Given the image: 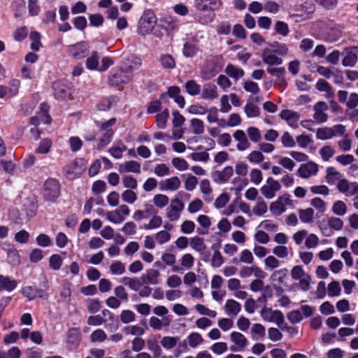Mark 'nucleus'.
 I'll use <instances>...</instances> for the list:
<instances>
[{
	"label": "nucleus",
	"instance_id": "1",
	"mask_svg": "<svg viewBox=\"0 0 358 358\" xmlns=\"http://www.w3.org/2000/svg\"><path fill=\"white\" fill-rule=\"evenodd\" d=\"M134 77L131 65L121 64L120 67L113 69L108 74V82L111 85L127 84Z\"/></svg>",
	"mask_w": 358,
	"mask_h": 358
},
{
	"label": "nucleus",
	"instance_id": "2",
	"mask_svg": "<svg viewBox=\"0 0 358 358\" xmlns=\"http://www.w3.org/2000/svg\"><path fill=\"white\" fill-rule=\"evenodd\" d=\"M116 118L113 117L105 122L95 121V125L101 132V137L97 143V148L101 150L108 145L115 134V131L112 128L116 123Z\"/></svg>",
	"mask_w": 358,
	"mask_h": 358
},
{
	"label": "nucleus",
	"instance_id": "3",
	"mask_svg": "<svg viewBox=\"0 0 358 358\" xmlns=\"http://www.w3.org/2000/svg\"><path fill=\"white\" fill-rule=\"evenodd\" d=\"M157 23V17L151 10H145L138 22V32L142 36L152 32Z\"/></svg>",
	"mask_w": 358,
	"mask_h": 358
},
{
	"label": "nucleus",
	"instance_id": "4",
	"mask_svg": "<svg viewBox=\"0 0 358 358\" xmlns=\"http://www.w3.org/2000/svg\"><path fill=\"white\" fill-rule=\"evenodd\" d=\"M345 131V127L341 124H336L332 127H320L316 131V138L320 141H327L334 137L342 136Z\"/></svg>",
	"mask_w": 358,
	"mask_h": 358
},
{
	"label": "nucleus",
	"instance_id": "5",
	"mask_svg": "<svg viewBox=\"0 0 358 358\" xmlns=\"http://www.w3.org/2000/svg\"><path fill=\"white\" fill-rule=\"evenodd\" d=\"M293 206V201L290 195L285 194L279 196L275 201L271 203L270 211L273 215L279 216L285 212L287 207L292 208Z\"/></svg>",
	"mask_w": 358,
	"mask_h": 358
},
{
	"label": "nucleus",
	"instance_id": "6",
	"mask_svg": "<svg viewBox=\"0 0 358 358\" xmlns=\"http://www.w3.org/2000/svg\"><path fill=\"white\" fill-rule=\"evenodd\" d=\"M185 206L182 201L178 198L171 199L169 206L166 209L167 218L171 222L179 220Z\"/></svg>",
	"mask_w": 358,
	"mask_h": 358
},
{
	"label": "nucleus",
	"instance_id": "7",
	"mask_svg": "<svg viewBox=\"0 0 358 358\" xmlns=\"http://www.w3.org/2000/svg\"><path fill=\"white\" fill-rule=\"evenodd\" d=\"M281 184L271 177H268L264 185L260 188L262 194L267 199H271L275 197L276 192L280 190Z\"/></svg>",
	"mask_w": 358,
	"mask_h": 358
},
{
	"label": "nucleus",
	"instance_id": "8",
	"mask_svg": "<svg viewBox=\"0 0 358 358\" xmlns=\"http://www.w3.org/2000/svg\"><path fill=\"white\" fill-rule=\"evenodd\" d=\"M291 275L294 280H299V285L303 291L310 289V277L305 273L301 266H294L291 271Z\"/></svg>",
	"mask_w": 358,
	"mask_h": 358
},
{
	"label": "nucleus",
	"instance_id": "9",
	"mask_svg": "<svg viewBox=\"0 0 358 358\" xmlns=\"http://www.w3.org/2000/svg\"><path fill=\"white\" fill-rule=\"evenodd\" d=\"M60 185L59 182L53 178L47 180L44 184V195L48 201H52L59 195Z\"/></svg>",
	"mask_w": 358,
	"mask_h": 358
},
{
	"label": "nucleus",
	"instance_id": "10",
	"mask_svg": "<svg viewBox=\"0 0 358 358\" xmlns=\"http://www.w3.org/2000/svg\"><path fill=\"white\" fill-rule=\"evenodd\" d=\"M222 3L221 0H194V7L198 11L214 12L218 10Z\"/></svg>",
	"mask_w": 358,
	"mask_h": 358
},
{
	"label": "nucleus",
	"instance_id": "11",
	"mask_svg": "<svg viewBox=\"0 0 358 358\" xmlns=\"http://www.w3.org/2000/svg\"><path fill=\"white\" fill-rule=\"evenodd\" d=\"M319 170L318 164L314 162H308L302 164L297 170L298 176L304 179L310 178L317 174Z\"/></svg>",
	"mask_w": 358,
	"mask_h": 358
},
{
	"label": "nucleus",
	"instance_id": "12",
	"mask_svg": "<svg viewBox=\"0 0 358 358\" xmlns=\"http://www.w3.org/2000/svg\"><path fill=\"white\" fill-rule=\"evenodd\" d=\"M49 106L45 103H42L40 105V111L37 115L31 117L29 122L34 126L38 125L41 122L43 124H50L51 118L48 115Z\"/></svg>",
	"mask_w": 358,
	"mask_h": 358
},
{
	"label": "nucleus",
	"instance_id": "13",
	"mask_svg": "<svg viewBox=\"0 0 358 358\" xmlns=\"http://www.w3.org/2000/svg\"><path fill=\"white\" fill-rule=\"evenodd\" d=\"M262 59L263 62L268 66H278L283 62L282 59L278 57L269 45L262 50Z\"/></svg>",
	"mask_w": 358,
	"mask_h": 358
},
{
	"label": "nucleus",
	"instance_id": "14",
	"mask_svg": "<svg viewBox=\"0 0 358 358\" xmlns=\"http://www.w3.org/2000/svg\"><path fill=\"white\" fill-rule=\"evenodd\" d=\"M89 50L90 47L85 42H80L69 48L70 55L76 59L85 57L88 55Z\"/></svg>",
	"mask_w": 358,
	"mask_h": 358
},
{
	"label": "nucleus",
	"instance_id": "15",
	"mask_svg": "<svg viewBox=\"0 0 358 358\" xmlns=\"http://www.w3.org/2000/svg\"><path fill=\"white\" fill-rule=\"evenodd\" d=\"M337 188L340 192L344 194L346 196H352L358 192V183L356 182H351L343 178L338 182Z\"/></svg>",
	"mask_w": 358,
	"mask_h": 358
},
{
	"label": "nucleus",
	"instance_id": "16",
	"mask_svg": "<svg viewBox=\"0 0 358 358\" xmlns=\"http://www.w3.org/2000/svg\"><path fill=\"white\" fill-rule=\"evenodd\" d=\"M252 275H254L256 278H265L266 276V273L256 265L243 266L239 271V275L243 278H249Z\"/></svg>",
	"mask_w": 358,
	"mask_h": 358
},
{
	"label": "nucleus",
	"instance_id": "17",
	"mask_svg": "<svg viewBox=\"0 0 358 358\" xmlns=\"http://www.w3.org/2000/svg\"><path fill=\"white\" fill-rule=\"evenodd\" d=\"M345 57L342 60L344 66H354L358 59V46H352L345 50Z\"/></svg>",
	"mask_w": 358,
	"mask_h": 358
},
{
	"label": "nucleus",
	"instance_id": "18",
	"mask_svg": "<svg viewBox=\"0 0 358 358\" xmlns=\"http://www.w3.org/2000/svg\"><path fill=\"white\" fill-rule=\"evenodd\" d=\"M279 117L285 120L292 128L296 129L298 127L300 115L297 112L285 109L280 113Z\"/></svg>",
	"mask_w": 358,
	"mask_h": 358
},
{
	"label": "nucleus",
	"instance_id": "19",
	"mask_svg": "<svg viewBox=\"0 0 358 358\" xmlns=\"http://www.w3.org/2000/svg\"><path fill=\"white\" fill-rule=\"evenodd\" d=\"M234 169L232 166H227L221 171H215L212 173V178L217 183H225L232 176Z\"/></svg>",
	"mask_w": 358,
	"mask_h": 358
},
{
	"label": "nucleus",
	"instance_id": "20",
	"mask_svg": "<svg viewBox=\"0 0 358 358\" xmlns=\"http://www.w3.org/2000/svg\"><path fill=\"white\" fill-rule=\"evenodd\" d=\"M201 98L206 101H213L218 97V92L216 85L211 83H206L201 88Z\"/></svg>",
	"mask_w": 358,
	"mask_h": 358
},
{
	"label": "nucleus",
	"instance_id": "21",
	"mask_svg": "<svg viewBox=\"0 0 358 358\" xmlns=\"http://www.w3.org/2000/svg\"><path fill=\"white\" fill-rule=\"evenodd\" d=\"M181 185V181L178 176H173L169 178L161 180L159 182V189L161 191H176Z\"/></svg>",
	"mask_w": 358,
	"mask_h": 358
},
{
	"label": "nucleus",
	"instance_id": "22",
	"mask_svg": "<svg viewBox=\"0 0 358 358\" xmlns=\"http://www.w3.org/2000/svg\"><path fill=\"white\" fill-rule=\"evenodd\" d=\"M328 110L327 104L324 101L317 102L314 106L315 113L314 120L317 123H323L327 120V114L325 113Z\"/></svg>",
	"mask_w": 358,
	"mask_h": 358
},
{
	"label": "nucleus",
	"instance_id": "23",
	"mask_svg": "<svg viewBox=\"0 0 358 358\" xmlns=\"http://www.w3.org/2000/svg\"><path fill=\"white\" fill-rule=\"evenodd\" d=\"M173 114V127L174 128L173 131V138L174 139H180L182 136V131L181 129H179L178 131L177 128H180L185 122V117L177 110H174L172 113Z\"/></svg>",
	"mask_w": 358,
	"mask_h": 358
},
{
	"label": "nucleus",
	"instance_id": "24",
	"mask_svg": "<svg viewBox=\"0 0 358 358\" xmlns=\"http://www.w3.org/2000/svg\"><path fill=\"white\" fill-rule=\"evenodd\" d=\"M233 136L234 139L238 142L236 148L239 151H245L250 147V143L247 138V136L243 130H236Z\"/></svg>",
	"mask_w": 358,
	"mask_h": 358
},
{
	"label": "nucleus",
	"instance_id": "25",
	"mask_svg": "<svg viewBox=\"0 0 358 358\" xmlns=\"http://www.w3.org/2000/svg\"><path fill=\"white\" fill-rule=\"evenodd\" d=\"M141 164L135 160H129L121 164L119 166L120 173H140Z\"/></svg>",
	"mask_w": 358,
	"mask_h": 358
},
{
	"label": "nucleus",
	"instance_id": "26",
	"mask_svg": "<svg viewBox=\"0 0 358 358\" xmlns=\"http://www.w3.org/2000/svg\"><path fill=\"white\" fill-rule=\"evenodd\" d=\"M145 209L143 210H137L133 215V219L136 221H140L143 219H147L150 217L152 214L157 213V210L155 207L150 203H145Z\"/></svg>",
	"mask_w": 358,
	"mask_h": 358
},
{
	"label": "nucleus",
	"instance_id": "27",
	"mask_svg": "<svg viewBox=\"0 0 358 358\" xmlns=\"http://www.w3.org/2000/svg\"><path fill=\"white\" fill-rule=\"evenodd\" d=\"M180 89L178 86H171L168 88L167 95L172 98L180 108L185 106V98L180 94Z\"/></svg>",
	"mask_w": 358,
	"mask_h": 358
},
{
	"label": "nucleus",
	"instance_id": "28",
	"mask_svg": "<svg viewBox=\"0 0 358 358\" xmlns=\"http://www.w3.org/2000/svg\"><path fill=\"white\" fill-rule=\"evenodd\" d=\"M161 259L165 265L171 266L173 272L178 273L181 271L182 268L176 265V257L174 254L166 251L162 255Z\"/></svg>",
	"mask_w": 358,
	"mask_h": 358
},
{
	"label": "nucleus",
	"instance_id": "29",
	"mask_svg": "<svg viewBox=\"0 0 358 358\" xmlns=\"http://www.w3.org/2000/svg\"><path fill=\"white\" fill-rule=\"evenodd\" d=\"M265 293L266 292H263L262 296L257 299V301L253 299H248L245 303V310L249 313H253L256 308L264 306L267 297Z\"/></svg>",
	"mask_w": 358,
	"mask_h": 358
},
{
	"label": "nucleus",
	"instance_id": "30",
	"mask_svg": "<svg viewBox=\"0 0 358 358\" xmlns=\"http://www.w3.org/2000/svg\"><path fill=\"white\" fill-rule=\"evenodd\" d=\"M53 89L55 97L58 100H64L70 96L68 87L60 83H55L53 84Z\"/></svg>",
	"mask_w": 358,
	"mask_h": 358
},
{
	"label": "nucleus",
	"instance_id": "31",
	"mask_svg": "<svg viewBox=\"0 0 358 358\" xmlns=\"http://www.w3.org/2000/svg\"><path fill=\"white\" fill-rule=\"evenodd\" d=\"M127 150V146L122 141H115L108 149V152L115 159H120L122 157L123 152Z\"/></svg>",
	"mask_w": 358,
	"mask_h": 358
},
{
	"label": "nucleus",
	"instance_id": "32",
	"mask_svg": "<svg viewBox=\"0 0 358 358\" xmlns=\"http://www.w3.org/2000/svg\"><path fill=\"white\" fill-rule=\"evenodd\" d=\"M159 272L154 268H150L142 275L141 280L144 284L157 285L158 283V278Z\"/></svg>",
	"mask_w": 358,
	"mask_h": 358
},
{
	"label": "nucleus",
	"instance_id": "33",
	"mask_svg": "<svg viewBox=\"0 0 358 358\" xmlns=\"http://www.w3.org/2000/svg\"><path fill=\"white\" fill-rule=\"evenodd\" d=\"M326 181L329 185L338 184L340 180H342V175L340 172L336 171L334 167L330 166L327 169Z\"/></svg>",
	"mask_w": 358,
	"mask_h": 358
},
{
	"label": "nucleus",
	"instance_id": "34",
	"mask_svg": "<svg viewBox=\"0 0 358 358\" xmlns=\"http://www.w3.org/2000/svg\"><path fill=\"white\" fill-rule=\"evenodd\" d=\"M100 56L96 51H92L85 61V66L88 70L99 71Z\"/></svg>",
	"mask_w": 358,
	"mask_h": 358
},
{
	"label": "nucleus",
	"instance_id": "35",
	"mask_svg": "<svg viewBox=\"0 0 358 358\" xmlns=\"http://www.w3.org/2000/svg\"><path fill=\"white\" fill-rule=\"evenodd\" d=\"M80 340V334L76 328H71L67 333V343L71 348H76Z\"/></svg>",
	"mask_w": 358,
	"mask_h": 358
},
{
	"label": "nucleus",
	"instance_id": "36",
	"mask_svg": "<svg viewBox=\"0 0 358 358\" xmlns=\"http://www.w3.org/2000/svg\"><path fill=\"white\" fill-rule=\"evenodd\" d=\"M17 281L9 276L0 275V289L13 291L16 288Z\"/></svg>",
	"mask_w": 358,
	"mask_h": 358
},
{
	"label": "nucleus",
	"instance_id": "37",
	"mask_svg": "<svg viewBox=\"0 0 358 358\" xmlns=\"http://www.w3.org/2000/svg\"><path fill=\"white\" fill-rule=\"evenodd\" d=\"M231 341L243 350L248 345V340L245 336L240 332L233 331L230 334Z\"/></svg>",
	"mask_w": 358,
	"mask_h": 358
},
{
	"label": "nucleus",
	"instance_id": "38",
	"mask_svg": "<svg viewBox=\"0 0 358 358\" xmlns=\"http://www.w3.org/2000/svg\"><path fill=\"white\" fill-rule=\"evenodd\" d=\"M268 45L278 57H281L289 53V48L286 43L275 41L269 43Z\"/></svg>",
	"mask_w": 358,
	"mask_h": 358
},
{
	"label": "nucleus",
	"instance_id": "39",
	"mask_svg": "<svg viewBox=\"0 0 358 358\" xmlns=\"http://www.w3.org/2000/svg\"><path fill=\"white\" fill-rule=\"evenodd\" d=\"M254 257L252 252L248 249H244L241 251L239 255V259H237L234 258L233 259V262L236 264H252L254 262Z\"/></svg>",
	"mask_w": 358,
	"mask_h": 358
},
{
	"label": "nucleus",
	"instance_id": "40",
	"mask_svg": "<svg viewBox=\"0 0 358 358\" xmlns=\"http://www.w3.org/2000/svg\"><path fill=\"white\" fill-rule=\"evenodd\" d=\"M225 73L236 80H239L244 76V71L241 68L232 64H228L226 66Z\"/></svg>",
	"mask_w": 358,
	"mask_h": 358
},
{
	"label": "nucleus",
	"instance_id": "41",
	"mask_svg": "<svg viewBox=\"0 0 358 358\" xmlns=\"http://www.w3.org/2000/svg\"><path fill=\"white\" fill-rule=\"evenodd\" d=\"M169 118V110L165 108L156 115V125L158 129H164Z\"/></svg>",
	"mask_w": 358,
	"mask_h": 358
},
{
	"label": "nucleus",
	"instance_id": "42",
	"mask_svg": "<svg viewBox=\"0 0 358 358\" xmlns=\"http://www.w3.org/2000/svg\"><path fill=\"white\" fill-rule=\"evenodd\" d=\"M120 282L134 291H137L142 285L141 281L138 278L126 276L120 279Z\"/></svg>",
	"mask_w": 358,
	"mask_h": 358
},
{
	"label": "nucleus",
	"instance_id": "43",
	"mask_svg": "<svg viewBox=\"0 0 358 358\" xmlns=\"http://www.w3.org/2000/svg\"><path fill=\"white\" fill-rule=\"evenodd\" d=\"M116 103L117 98L115 96H109L101 99L97 103L96 107L99 110L106 111L110 110Z\"/></svg>",
	"mask_w": 358,
	"mask_h": 358
},
{
	"label": "nucleus",
	"instance_id": "44",
	"mask_svg": "<svg viewBox=\"0 0 358 358\" xmlns=\"http://www.w3.org/2000/svg\"><path fill=\"white\" fill-rule=\"evenodd\" d=\"M164 22L166 26V29L169 32H173L177 31L180 26V20L176 17H173L171 16L165 17L164 18Z\"/></svg>",
	"mask_w": 358,
	"mask_h": 358
},
{
	"label": "nucleus",
	"instance_id": "45",
	"mask_svg": "<svg viewBox=\"0 0 358 358\" xmlns=\"http://www.w3.org/2000/svg\"><path fill=\"white\" fill-rule=\"evenodd\" d=\"M225 310L228 315L236 316L241 310V305L234 300H228L225 304Z\"/></svg>",
	"mask_w": 358,
	"mask_h": 358
},
{
	"label": "nucleus",
	"instance_id": "46",
	"mask_svg": "<svg viewBox=\"0 0 358 358\" xmlns=\"http://www.w3.org/2000/svg\"><path fill=\"white\" fill-rule=\"evenodd\" d=\"M288 274L287 268H282L274 271L271 275V280L279 285L284 284Z\"/></svg>",
	"mask_w": 358,
	"mask_h": 358
},
{
	"label": "nucleus",
	"instance_id": "47",
	"mask_svg": "<svg viewBox=\"0 0 358 358\" xmlns=\"http://www.w3.org/2000/svg\"><path fill=\"white\" fill-rule=\"evenodd\" d=\"M185 91L190 96H196L200 94L201 85L194 80H188L185 85Z\"/></svg>",
	"mask_w": 358,
	"mask_h": 358
},
{
	"label": "nucleus",
	"instance_id": "48",
	"mask_svg": "<svg viewBox=\"0 0 358 358\" xmlns=\"http://www.w3.org/2000/svg\"><path fill=\"white\" fill-rule=\"evenodd\" d=\"M109 270L113 275H121L126 271L125 264L120 261H114L110 265Z\"/></svg>",
	"mask_w": 358,
	"mask_h": 358
},
{
	"label": "nucleus",
	"instance_id": "49",
	"mask_svg": "<svg viewBox=\"0 0 358 358\" xmlns=\"http://www.w3.org/2000/svg\"><path fill=\"white\" fill-rule=\"evenodd\" d=\"M231 190L237 194L241 192L248 185V180L241 177H236L232 180Z\"/></svg>",
	"mask_w": 358,
	"mask_h": 358
},
{
	"label": "nucleus",
	"instance_id": "50",
	"mask_svg": "<svg viewBox=\"0 0 358 358\" xmlns=\"http://www.w3.org/2000/svg\"><path fill=\"white\" fill-rule=\"evenodd\" d=\"M150 222L145 224L143 229L145 230H152L157 229L162 224V219L157 213L152 214Z\"/></svg>",
	"mask_w": 358,
	"mask_h": 358
},
{
	"label": "nucleus",
	"instance_id": "51",
	"mask_svg": "<svg viewBox=\"0 0 358 358\" xmlns=\"http://www.w3.org/2000/svg\"><path fill=\"white\" fill-rule=\"evenodd\" d=\"M300 220L303 223H311L313 221L314 210L311 208L299 210Z\"/></svg>",
	"mask_w": 358,
	"mask_h": 358
},
{
	"label": "nucleus",
	"instance_id": "52",
	"mask_svg": "<svg viewBox=\"0 0 358 358\" xmlns=\"http://www.w3.org/2000/svg\"><path fill=\"white\" fill-rule=\"evenodd\" d=\"M197 222L203 227V229L201 231L198 229L199 234L202 235L207 234L208 233V229L211 224L210 218L207 215H201L198 217Z\"/></svg>",
	"mask_w": 358,
	"mask_h": 358
},
{
	"label": "nucleus",
	"instance_id": "53",
	"mask_svg": "<svg viewBox=\"0 0 358 358\" xmlns=\"http://www.w3.org/2000/svg\"><path fill=\"white\" fill-rule=\"evenodd\" d=\"M268 210L267 205L266 202L262 199V198L259 197L257 200L256 205L253 208V213L255 215L257 216H263Z\"/></svg>",
	"mask_w": 358,
	"mask_h": 358
},
{
	"label": "nucleus",
	"instance_id": "54",
	"mask_svg": "<svg viewBox=\"0 0 358 358\" xmlns=\"http://www.w3.org/2000/svg\"><path fill=\"white\" fill-rule=\"evenodd\" d=\"M251 334L253 340H259L265 336V328L261 324H254L251 329Z\"/></svg>",
	"mask_w": 358,
	"mask_h": 358
},
{
	"label": "nucleus",
	"instance_id": "55",
	"mask_svg": "<svg viewBox=\"0 0 358 358\" xmlns=\"http://www.w3.org/2000/svg\"><path fill=\"white\" fill-rule=\"evenodd\" d=\"M280 142L284 148H292L296 146V140L288 131L283 133L280 138Z\"/></svg>",
	"mask_w": 358,
	"mask_h": 358
},
{
	"label": "nucleus",
	"instance_id": "56",
	"mask_svg": "<svg viewBox=\"0 0 358 358\" xmlns=\"http://www.w3.org/2000/svg\"><path fill=\"white\" fill-rule=\"evenodd\" d=\"M179 337L178 336H164L161 340V345L165 349L171 350L177 345Z\"/></svg>",
	"mask_w": 358,
	"mask_h": 358
},
{
	"label": "nucleus",
	"instance_id": "57",
	"mask_svg": "<svg viewBox=\"0 0 358 358\" xmlns=\"http://www.w3.org/2000/svg\"><path fill=\"white\" fill-rule=\"evenodd\" d=\"M247 134L250 140L253 143H259L262 138L260 130L255 127H249L247 129Z\"/></svg>",
	"mask_w": 358,
	"mask_h": 358
},
{
	"label": "nucleus",
	"instance_id": "58",
	"mask_svg": "<svg viewBox=\"0 0 358 358\" xmlns=\"http://www.w3.org/2000/svg\"><path fill=\"white\" fill-rule=\"evenodd\" d=\"M169 202V197L162 194H158L154 196L153 203L155 206L158 208H163L166 207Z\"/></svg>",
	"mask_w": 358,
	"mask_h": 358
},
{
	"label": "nucleus",
	"instance_id": "59",
	"mask_svg": "<svg viewBox=\"0 0 358 358\" xmlns=\"http://www.w3.org/2000/svg\"><path fill=\"white\" fill-rule=\"evenodd\" d=\"M275 32L282 36H287L289 34V29L288 24L282 21H277L274 26Z\"/></svg>",
	"mask_w": 358,
	"mask_h": 358
},
{
	"label": "nucleus",
	"instance_id": "60",
	"mask_svg": "<svg viewBox=\"0 0 358 358\" xmlns=\"http://www.w3.org/2000/svg\"><path fill=\"white\" fill-rule=\"evenodd\" d=\"M244 111L248 117H255L259 114V108L252 103H247L244 107Z\"/></svg>",
	"mask_w": 358,
	"mask_h": 358
},
{
	"label": "nucleus",
	"instance_id": "61",
	"mask_svg": "<svg viewBox=\"0 0 358 358\" xmlns=\"http://www.w3.org/2000/svg\"><path fill=\"white\" fill-rule=\"evenodd\" d=\"M172 165L178 171H184L188 169L187 162L181 157H173L171 161Z\"/></svg>",
	"mask_w": 358,
	"mask_h": 358
},
{
	"label": "nucleus",
	"instance_id": "62",
	"mask_svg": "<svg viewBox=\"0 0 358 358\" xmlns=\"http://www.w3.org/2000/svg\"><path fill=\"white\" fill-rule=\"evenodd\" d=\"M247 159L252 164H260L263 162L264 156L261 150H254L247 156Z\"/></svg>",
	"mask_w": 358,
	"mask_h": 358
},
{
	"label": "nucleus",
	"instance_id": "63",
	"mask_svg": "<svg viewBox=\"0 0 358 358\" xmlns=\"http://www.w3.org/2000/svg\"><path fill=\"white\" fill-rule=\"evenodd\" d=\"M148 348L153 353V358H159L162 350L155 340H148L147 342Z\"/></svg>",
	"mask_w": 358,
	"mask_h": 358
},
{
	"label": "nucleus",
	"instance_id": "64",
	"mask_svg": "<svg viewBox=\"0 0 358 358\" xmlns=\"http://www.w3.org/2000/svg\"><path fill=\"white\" fill-rule=\"evenodd\" d=\"M154 236L155 237L156 242L159 245L165 244L168 243L171 238V234L166 231H159Z\"/></svg>",
	"mask_w": 358,
	"mask_h": 358
}]
</instances>
